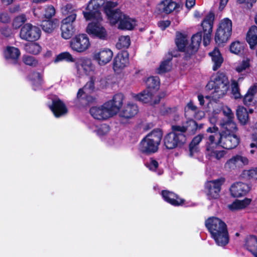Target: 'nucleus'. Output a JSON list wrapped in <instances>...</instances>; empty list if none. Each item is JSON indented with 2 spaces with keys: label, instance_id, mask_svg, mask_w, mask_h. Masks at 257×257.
I'll use <instances>...</instances> for the list:
<instances>
[{
  "label": "nucleus",
  "instance_id": "f257e3e1",
  "mask_svg": "<svg viewBox=\"0 0 257 257\" xmlns=\"http://www.w3.org/2000/svg\"><path fill=\"white\" fill-rule=\"evenodd\" d=\"M124 96L119 93L115 94L112 100L104 103L101 107L93 106L90 108L92 116L98 120H104L116 114L123 104Z\"/></svg>",
  "mask_w": 257,
  "mask_h": 257
},
{
  "label": "nucleus",
  "instance_id": "f03ea898",
  "mask_svg": "<svg viewBox=\"0 0 257 257\" xmlns=\"http://www.w3.org/2000/svg\"><path fill=\"white\" fill-rule=\"evenodd\" d=\"M205 225L218 245L224 246L228 243V231L223 221L216 217H210L205 220Z\"/></svg>",
  "mask_w": 257,
  "mask_h": 257
},
{
  "label": "nucleus",
  "instance_id": "7ed1b4c3",
  "mask_svg": "<svg viewBox=\"0 0 257 257\" xmlns=\"http://www.w3.org/2000/svg\"><path fill=\"white\" fill-rule=\"evenodd\" d=\"M229 87V82L227 77L223 73H218L214 80H210L206 85L207 90L214 89L210 95H207L205 98L212 99L214 101H218L227 92Z\"/></svg>",
  "mask_w": 257,
  "mask_h": 257
},
{
  "label": "nucleus",
  "instance_id": "20e7f679",
  "mask_svg": "<svg viewBox=\"0 0 257 257\" xmlns=\"http://www.w3.org/2000/svg\"><path fill=\"white\" fill-rule=\"evenodd\" d=\"M61 12L66 17L61 21V36L65 39H69L75 32L74 23L77 17V10L72 4H67L61 8Z\"/></svg>",
  "mask_w": 257,
  "mask_h": 257
},
{
  "label": "nucleus",
  "instance_id": "39448f33",
  "mask_svg": "<svg viewBox=\"0 0 257 257\" xmlns=\"http://www.w3.org/2000/svg\"><path fill=\"white\" fill-rule=\"evenodd\" d=\"M163 137V132L154 129L146 135L139 144V149L143 154L149 155L158 152Z\"/></svg>",
  "mask_w": 257,
  "mask_h": 257
},
{
  "label": "nucleus",
  "instance_id": "423d86ee",
  "mask_svg": "<svg viewBox=\"0 0 257 257\" xmlns=\"http://www.w3.org/2000/svg\"><path fill=\"white\" fill-rule=\"evenodd\" d=\"M232 33V21L224 18L219 24L215 35V41L218 47H223Z\"/></svg>",
  "mask_w": 257,
  "mask_h": 257
},
{
  "label": "nucleus",
  "instance_id": "0eeeda50",
  "mask_svg": "<svg viewBox=\"0 0 257 257\" xmlns=\"http://www.w3.org/2000/svg\"><path fill=\"white\" fill-rule=\"evenodd\" d=\"M225 182L224 177H220L216 179L207 181L204 186V192L207 198L209 200H216L220 197L222 186Z\"/></svg>",
  "mask_w": 257,
  "mask_h": 257
},
{
  "label": "nucleus",
  "instance_id": "6e6552de",
  "mask_svg": "<svg viewBox=\"0 0 257 257\" xmlns=\"http://www.w3.org/2000/svg\"><path fill=\"white\" fill-rule=\"evenodd\" d=\"M214 18L215 15L214 12L212 11H210L201 24L204 34L203 44L204 47L207 46L210 42Z\"/></svg>",
  "mask_w": 257,
  "mask_h": 257
},
{
  "label": "nucleus",
  "instance_id": "1a4fd4ad",
  "mask_svg": "<svg viewBox=\"0 0 257 257\" xmlns=\"http://www.w3.org/2000/svg\"><path fill=\"white\" fill-rule=\"evenodd\" d=\"M41 34V30L40 28L27 23L22 27L20 36L23 40L33 42L38 40L40 38Z\"/></svg>",
  "mask_w": 257,
  "mask_h": 257
},
{
  "label": "nucleus",
  "instance_id": "9d476101",
  "mask_svg": "<svg viewBox=\"0 0 257 257\" xmlns=\"http://www.w3.org/2000/svg\"><path fill=\"white\" fill-rule=\"evenodd\" d=\"M186 140V135L176 134L172 132L168 133L163 140L164 145L168 150L182 147Z\"/></svg>",
  "mask_w": 257,
  "mask_h": 257
},
{
  "label": "nucleus",
  "instance_id": "9b49d317",
  "mask_svg": "<svg viewBox=\"0 0 257 257\" xmlns=\"http://www.w3.org/2000/svg\"><path fill=\"white\" fill-rule=\"evenodd\" d=\"M180 6L179 3L172 0H163L157 5L155 13L158 16L162 15L163 14L168 15L174 10H177Z\"/></svg>",
  "mask_w": 257,
  "mask_h": 257
},
{
  "label": "nucleus",
  "instance_id": "f8f14e48",
  "mask_svg": "<svg viewBox=\"0 0 257 257\" xmlns=\"http://www.w3.org/2000/svg\"><path fill=\"white\" fill-rule=\"evenodd\" d=\"M100 21L89 23L86 28V32L93 36L101 40H105L107 37V33L105 29L100 24Z\"/></svg>",
  "mask_w": 257,
  "mask_h": 257
},
{
  "label": "nucleus",
  "instance_id": "ddd939ff",
  "mask_svg": "<svg viewBox=\"0 0 257 257\" xmlns=\"http://www.w3.org/2000/svg\"><path fill=\"white\" fill-rule=\"evenodd\" d=\"M128 52L123 50L118 52L113 61V69L115 72H119L123 69L129 63Z\"/></svg>",
  "mask_w": 257,
  "mask_h": 257
},
{
  "label": "nucleus",
  "instance_id": "4468645a",
  "mask_svg": "<svg viewBox=\"0 0 257 257\" xmlns=\"http://www.w3.org/2000/svg\"><path fill=\"white\" fill-rule=\"evenodd\" d=\"M139 111L138 106L134 103H128L119 112V122L121 124L128 122L129 119L133 117Z\"/></svg>",
  "mask_w": 257,
  "mask_h": 257
},
{
  "label": "nucleus",
  "instance_id": "2eb2a0df",
  "mask_svg": "<svg viewBox=\"0 0 257 257\" xmlns=\"http://www.w3.org/2000/svg\"><path fill=\"white\" fill-rule=\"evenodd\" d=\"M161 195L165 202L173 206H183L186 202L184 199L181 198L174 192L168 190H162Z\"/></svg>",
  "mask_w": 257,
  "mask_h": 257
},
{
  "label": "nucleus",
  "instance_id": "dca6fc26",
  "mask_svg": "<svg viewBox=\"0 0 257 257\" xmlns=\"http://www.w3.org/2000/svg\"><path fill=\"white\" fill-rule=\"evenodd\" d=\"M248 163L249 160L246 157L241 154H236L227 161L225 167L229 169L234 170L237 168H243Z\"/></svg>",
  "mask_w": 257,
  "mask_h": 257
},
{
  "label": "nucleus",
  "instance_id": "f3484780",
  "mask_svg": "<svg viewBox=\"0 0 257 257\" xmlns=\"http://www.w3.org/2000/svg\"><path fill=\"white\" fill-rule=\"evenodd\" d=\"M49 108L56 117H61L68 113V108L64 102L59 98L53 99Z\"/></svg>",
  "mask_w": 257,
  "mask_h": 257
},
{
  "label": "nucleus",
  "instance_id": "a211bd4d",
  "mask_svg": "<svg viewBox=\"0 0 257 257\" xmlns=\"http://www.w3.org/2000/svg\"><path fill=\"white\" fill-rule=\"evenodd\" d=\"M240 142V138L236 134L222 135L220 146L226 150L235 148Z\"/></svg>",
  "mask_w": 257,
  "mask_h": 257
},
{
  "label": "nucleus",
  "instance_id": "6ab92c4d",
  "mask_svg": "<svg viewBox=\"0 0 257 257\" xmlns=\"http://www.w3.org/2000/svg\"><path fill=\"white\" fill-rule=\"evenodd\" d=\"M99 8L97 5L93 6L91 2H89L86 8V11L82 12L85 19L86 21L95 20L96 21H101L102 18L101 12L98 10Z\"/></svg>",
  "mask_w": 257,
  "mask_h": 257
},
{
  "label": "nucleus",
  "instance_id": "aec40b11",
  "mask_svg": "<svg viewBox=\"0 0 257 257\" xmlns=\"http://www.w3.org/2000/svg\"><path fill=\"white\" fill-rule=\"evenodd\" d=\"M113 57V52L111 49H103L99 52H95L92 56L100 66H104L109 63Z\"/></svg>",
  "mask_w": 257,
  "mask_h": 257
},
{
  "label": "nucleus",
  "instance_id": "412c9836",
  "mask_svg": "<svg viewBox=\"0 0 257 257\" xmlns=\"http://www.w3.org/2000/svg\"><path fill=\"white\" fill-rule=\"evenodd\" d=\"M250 189V187L247 184L239 182L231 185L230 191L233 197H240L246 195Z\"/></svg>",
  "mask_w": 257,
  "mask_h": 257
},
{
  "label": "nucleus",
  "instance_id": "4be33fe9",
  "mask_svg": "<svg viewBox=\"0 0 257 257\" xmlns=\"http://www.w3.org/2000/svg\"><path fill=\"white\" fill-rule=\"evenodd\" d=\"M95 100V97L86 94L83 88L79 89L75 99L76 104L80 106L86 107L92 104Z\"/></svg>",
  "mask_w": 257,
  "mask_h": 257
},
{
  "label": "nucleus",
  "instance_id": "5701e85b",
  "mask_svg": "<svg viewBox=\"0 0 257 257\" xmlns=\"http://www.w3.org/2000/svg\"><path fill=\"white\" fill-rule=\"evenodd\" d=\"M90 45L89 38L84 34L76 36L70 42L71 48H89Z\"/></svg>",
  "mask_w": 257,
  "mask_h": 257
},
{
  "label": "nucleus",
  "instance_id": "b1692460",
  "mask_svg": "<svg viewBox=\"0 0 257 257\" xmlns=\"http://www.w3.org/2000/svg\"><path fill=\"white\" fill-rule=\"evenodd\" d=\"M136 26V21L124 14L118 23V29L121 30H133Z\"/></svg>",
  "mask_w": 257,
  "mask_h": 257
},
{
  "label": "nucleus",
  "instance_id": "393cba45",
  "mask_svg": "<svg viewBox=\"0 0 257 257\" xmlns=\"http://www.w3.org/2000/svg\"><path fill=\"white\" fill-rule=\"evenodd\" d=\"M257 93V86L253 85L247 90L243 98V103L247 106H253L255 104L256 100H254V95Z\"/></svg>",
  "mask_w": 257,
  "mask_h": 257
},
{
  "label": "nucleus",
  "instance_id": "a878e982",
  "mask_svg": "<svg viewBox=\"0 0 257 257\" xmlns=\"http://www.w3.org/2000/svg\"><path fill=\"white\" fill-rule=\"evenodd\" d=\"M222 134L220 132H216V133L210 135L208 137V141L206 143V151H209L214 149L217 146H220L221 143Z\"/></svg>",
  "mask_w": 257,
  "mask_h": 257
},
{
  "label": "nucleus",
  "instance_id": "bb28decb",
  "mask_svg": "<svg viewBox=\"0 0 257 257\" xmlns=\"http://www.w3.org/2000/svg\"><path fill=\"white\" fill-rule=\"evenodd\" d=\"M244 247L254 257H257V237L255 235H251L246 237Z\"/></svg>",
  "mask_w": 257,
  "mask_h": 257
},
{
  "label": "nucleus",
  "instance_id": "cd10ccee",
  "mask_svg": "<svg viewBox=\"0 0 257 257\" xmlns=\"http://www.w3.org/2000/svg\"><path fill=\"white\" fill-rule=\"evenodd\" d=\"M209 55L211 57L213 65L212 69L214 71L219 69L223 62V58L219 51V49H213L212 51L209 53Z\"/></svg>",
  "mask_w": 257,
  "mask_h": 257
},
{
  "label": "nucleus",
  "instance_id": "c85d7f7f",
  "mask_svg": "<svg viewBox=\"0 0 257 257\" xmlns=\"http://www.w3.org/2000/svg\"><path fill=\"white\" fill-rule=\"evenodd\" d=\"M146 90L156 93L160 88V81L158 76H151L147 78L146 81Z\"/></svg>",
  "mask_w": 257,
  "mask_h": 257
},
{
  "label": "nucleus",
  "instance_id": "c756f323",
  "mask_svg": "<svg viewBox=\"0 0 257 257\" xmlns=\"http://www.w3.org/2000/svg\"><path fill=\"white\" fill-rule=\"evenodd\" d=\"M246 40L250 48H253L257 45V26L250 27L246 34Z\"/></svg>",
  "mask_w": 257,
  "mask_h": 257
},
{
  "label": "nucleus",
  "instance_id": "7c9ffc66",
  "mask_svg": "<svg viewBox=\"0 0 257 257\" xmlns=\"http://www.w3.org/2000/svg\"><path fill=\"white\" fill-rule=\"evenodd\" d=\"M59 20L57 19L53 20H43L41 24L42 30L46 33H51L58 26Z\"/></svg>",
  "mask_w": 257,
  "mask_h": 257
},
{
  "label": "nucleus",
  "instance_id": "2f4dec72",
  "mask_svg": "<svg viewBox=\"0 0 257 257\" xmlns=\"http://www.w3.org/2000/svg\"><path fill=\"white\" fill-rule=\"evenodd\" d=\"M236 115L239 122L242 125L246 124L249 119L248 111L243 106H238L236 110Z\"/></svg>",
  "mask_w": 257,
  "mask_h": 257
},
{
  "label": "nucleus",
  "instance_id": "473e14b6",
  "mask_svg": "<svg viewBox=\"0 0 257 257\" xmlns=\"http://www.w3.org/2000/svg\"><path fill=\"white\" fill-rule=\"evenodd\" d=\"M223 130L222 131V135L236 134L238 131V128L236 123L233 120H225L222 123Z\"/></svg>",
  "mask_w": 257,
  "mask_h": 257
},
{
  "label": "nucleus",
  "instance_id": "72a5a7b5",
  "mask_svg": "<svg viewBox=\"0 0 257 257\" xmlns=\"http://www.w3.org/2000/svg\"><path fill=\"white\" fill-rule=\"evenodd\" d=\"M203 138V135L199 134L194 137L189 145V150L190 156H193L194 154L199 151L198 145Z\"/></svg>",
  "mask_w": 257,
  "mask_h": 257
},
{
  "label": "nucleus",
  "instance_id": "f704fd0d",
  "mask_svg": "<svg viewBox=\"0 0 257 257\" xmlns=\"http://www.w3.org/2000/svg\"><path fill=\"white\" fill-rule=\"evenodd\" d=\"M108 20L111 26L115 25L118 24L120 21L122 17L123 16L124 14L120 11V10L117 9L114 11L106 14Z\"/></svg>",
  "mask_w": 257,
  "mask_h": 257
},
{
  "label": "nucleus",
  "instance_id": "c9c22d12",
  "mask_svg": "<svg viewBox=\"0 0 257 257\" xmlns=\"http://www.w3.org/2000/svg\"><path fill=\"white\" fill-rule=\"evenodd\" d=\"M171 61V55H166L164 60L162 61L158 68V73L163 74L169 72L172 68Z\"/></svg>",
  "mask_w": 257,
  "mask_h": 257
},
{
  "label": "nucleus",
  "instance_id": "e433bc0d",
  "mask_svg": "<svg viewBox=\"0 0 257 257\" xmlns=\"http://www.w3.org/2000/svg\"><path fill=\"white\" fill-rule=\"evenodd\" d=\"M251 201L250 199L247 198L242 200H236L231 204L228 205V207L231 211L242 209L249 205Z\"/></svg>",
  "mask_w": 257,
  "mask_h": 257
},
{
  "label": "nucleus",
  "instance_id": "4c0bfd02",
  "mask_svg": "<svg viewBox=\"0 0 257 257\" xmlns=\"http://www.w3.org/2000/svg\"><path fill=\"white\" fill-rule=\"evenodd\" d=\"M175 44L177 48H188L189 44L187 35L180 32L176 33Z\"/></svg>",
  "mask_w": 257,
  "mask_h": 257
},
{
  "label": "nucleus",
  "instance_id": "58836bf2",
  "mask_svg": "<svg viewBox=\"0 0 257 257\" xmlns=\"http://www.w3.org/2000/svg\"><path fill=\"white\" fill-rule=\"evenodd\" d=\"M4 54L7 60L12 59L13 60V64H17L21 53L20 49H5Z\"/></svg>",
  "mask_w": 257,
  "mask_h": 257
},
{
  "label": "nucleus",
  "instance_id": "ea45409f",
  "mask_svg": "<svg viewBox=\"0 0 257 257\" xmlns=\"http://www.w3.org/2000/svg\"><path fill=\"white\" fill-rule=\"evenodd\" d=\"M154 95L155 93L145 89L142 92L138 94L136 96V98L143 103H147L152 101Z\"/></svg>",
  "mask_w": 257,
  "mask_h": 257
},
{
  "label": "nucleus",
  "instance_id": "a19ab883",
  "mask_svg": "<svg viewBox=\"0 0 257 257\" xmlns=\"http://www.w3.org/2000/svg\"><path fill=\"white\" fill-rule=\"evenodd\" d=\"M202 41V32H198L191 37V43L188 46V48H199Z\"/></svg>",
  "mask_w": 257,
  "mask_h": 257
},
{
  "label": "nucleus",
  "instance_id": "79ce46f5",
  "mask_svg": "<svg viewBox=\"0 0 257 257\" xmlns=\"http://www.w3.org/2000/svg\"><path fill=\"white\" fill-rule=\"evenodd\" d=\"M61 61H65L68 63L74 62L75 59L69 52L66 51L61 52L57 55L54 60L55 63Z\"/></svg>",
  "mask_w": 257,
  "mask_h": 257
},
{
  "label": "nucleus",
  "instance_id": "37998d69",
  "mask_svg": "<svg viewBox=\"0 0 257 257\" xmlns=\"http://www.w3.org/2000/svg\"><path fill=\"white\" fill-rule=\"evenodd\" d=\"M55 9L53 6H47L44 9L42 19L51 20L52 18L55 15Z\"/></svg>",
  "mask_w": 257,
  "mask_h": 257
},
{
  "label": "nucleus",
  "instance_id": "c03bdc74",
  "mask_svg": "<svg viewBox=\"0 0 257 257\" xmlns=\"http://www.w3.org/2000/svg\"><path fill=\"white\" fill-rule=\"evenodd\" d=\"M241 176L247 180L251 179H257V167L248 170H243Z\"/></svg>",
  "mask_w": 257,
  "mask_h": 257
},
{
  "label": "nucleus",
  "instance_id": "a18cd8bd",
  "mask_svg": "<svg viewBox=\"0 0 257 257\" xmlns=\"http://www.w3.org/2000/svg\"><path fill=\"white\" fill-rule=\"evenodd\" d=\"M131 44V40L128 36H122L119 39V42L116 45V48H119L118 46L121 48H128Z\"/></svg>",
  "mask_w": 257,
  "mask_h": 257
},
{
  "label": "nucleus",
  "instance_id": "49530a36",
  "mask_svg": "<svg viewBox=\"0 0 257 257\" xmlns=\"http://www.w3.org/2000/svg\"><path fill=\"white\" fill-rule=\"evenodd\" d=\"M26 21V16L25 15H20L16 17L13 20V27L14 29H17L20 28Z\"/></svg>",
  "mask_w": 257,
  "mask_h": 257
},
{
  "label": "nucleus",
  "instance_id": "de8ad7c7",
  "mask_svg": "<svg viewBox=\"0 0 257 257\" xmlns=\"http://www.w3.org/2000/svg\"><path fill=\"white\" fill-rule=\"evenodd\" d=\"M171 130L172 131L171 132L174 133V134L185 135V134L187 131V126L173 125L171 126Z\"/></svg>",
  "mask_w": 257,
  "mask_h": 257
},
{
  "label": "nucleus",
  "instance_id": "09e8293b",
  "mask_svg": "<svg viewBox=\"0 0 257 257\" xmlns=\"http://www.w3.org/2000/svg\"><path fill=\"white\" fill-rule=\"evenodd\" d=\"M24 63L27 65L33 67H35L38 63V60L33 56L24 55L23 57Z\"/></svg>",
  "mask_w": 257,
  "mask_h": 257
},
{
  "label": "nucleus",
  "instance_id": "8fccbe9b",
  "mask_svg": "<svg viewBox=\"0 0 257 257\" xmlns=\"http://www.w3.org/2000/svg\"><path fill=\"white\" fill-rule=\"evenodd\" d=\"M81 65L85 71H87V69L92 70V63L90 58H82L80 59Z\"/></svg>",
  "mask_w": 257,
  "mask_h": 257
},
{
  "label": "nucleus",
  "instance_id": "3c124183",
  "mask_svg": "<svg viewBox=\"0 0 257 257\" xmlns=\"http://www.w3.org/2000/svg\"><path fill=\"white\" fill-rule=\"evenodd\" d=\"M250 66L249 59H247L246 60H243L242 62L236 67L235 70L240 73L246 68H249Z\"/></svg>",
  "mask_w": 257,
  "mask_h": 257
},
{
  "label": "nucleus",
  "instance_id": "603ef678",
  "mask_svg": "<svg viewBox=\"0 0 257 257\" xmlns=\"http://www.w3.org/2000/svg\"><path fill=\"white\" fill-rule=\"evenodd\" d=\"M231 92L235 99L240 98L241 94L239 92V88L237 82L234 81L232 84Z\"/></svg>",
  "mask_w": 257,
  "mask_h": 257
},
{
  "label": "nucleus",
  "instance_id": "864d4df0",
  "mask_svg": "<svg viewBox=\"0 0 257 257\" xmlns=\"http://www.w3.org/2000/svg\"><path fill=\"white\" fill-rule=\"evenodd\" d=\"M214 149L209 150V155L211 157H214L217 160H219L223 158L226 154V152L224 150L221 151H214Z\"/></svg>",
  "mask_w": 257,
  "mask_h": 257
},
{
  "label": "nucleus",
  "instance_id": "5fc2aeb1",
  "mask_svg": "<svg viewBox=\"0 0 257 257\" xmlns=\"http://www.w3.org/2000/svg\"><path fill=\"white\" fill-rule=\"evenodd\" d=\"M105 2L106 4L104 7V9L106 14L109 13V12L114 11V10H113V9L117 6V2H114L111 1H106Z\"/></svg>",
  "mask_w": 257,
  "mask_h": 257
},
{
  "label": "nucleus",
  "instance_id": "6e6d98bb",
  "mask_svg": "<svg viewBox=\"0 0 257 257\" xmlns=\"http://www.w3.org/2000/svg\"><path fill=\"white\" fill-rule=\"evenodd\" d=\"M198 49H194L193 50H184L182 51V56H183V59L186 60H189L191 56L196 53Z\"/></svg>",
  "mask_w": 257,
  "mask_h": 257
},
{
  "label": "nucleus",
  "instance_id": "4d7b16f0",
  "mask_svg": "<svg viewBox=\"0 0 257 257\" xmlns=\"http://www.w3.org/2000/svg\"><path fill=\"white\" fill-rule=\"evenodd\" d=\"M194 49H173V51L169 52L166 55H171L172 59L173 57H178L182 56V51L184 50H193Z\"/></svg>",
  "mask_w": 257,
  "mask_h": 257
},
{
  "label": "nucleus",
  "instance_id": "13d9d810",
  "mask_svg": "<svg viewBox=\"0 0 257 257\" xmlns=\"http://www.w3.org/2000/svg\"><path fill=\"white\" fill-rule=\"evenodd\" d=\"M171 24L170 20L160 21L158 23V27L162 30H165Z\"/></svg>",
  "mask_w": 257,
  "mask_h": 257
},
{
  "label": "nucleus",
  "instance_id": "bf43d9fd",
  "mask_svg": "<svg viewBox=\"0 0 257 257\" xmlns=\"http://www.w3.org/2000/svg\"><path fill=\"white\" fill-rule=\"evenodd\" d=\"M159 167V163L157 160L153 158H151L150 162L148 166L149 169L151 171H156Z\"/></svg>",
  "mask_w": 257,
  "mask_h": 257
},
{
  "label": "nucleus",
  "instance_id": "052dcab7",
  "mask_svg": "<svg viewBox=\"0 0 257 257\" xmlns=\"http://www.w3.org/2000/svg\"><path fill=\"white\" fill-rule=\"evenodd\" d=\"M0 32L6 37H9L12 34L11 29L8 27H4L0 29Z\"/></svg>",
  "mask_w": 257,
  "mask_h": 257
},
{
  "label": "nucleus",
  "instance_id": "680f3d73",
  "mask_svg": "<svg viewBox=\"0 0 257 257\" xmlns=\"http://www.w3.org/2000/svg\"><path fill=\"white\" fill-rule=\"evenodd\" d=\"M11 19L9 15L7 13H2L0 14V22L3 23H8Z\"/></svg>",
  "mask_w": 257,
  "mask_h": 257
},
{
  "label": "nucleus",
  "instance_id": "e2e57ef3",
  "mask_svg": "<svg viewBox=\"0 0 257 257\" xmlns=\"http://www.w3.org/2000/svg\"><path fill=\"white\" fill-rule=\"evenodd\" d=\"M109 130L108 125L103 124L101 125L100 127L98 130V133L100 135H104Z\"/></svg>",
  "mask_w": 257,
  "mask_h": 257
},
{
  "label": "nucleus",
  "instance_id": "0e129e2a",
  "mask_svg": "<svg viewBox=\"0 0 257 257\" xmlns=\"http://www.w3.org/2000/svg\"><path fill=\"white\" fill-rule=\"evenodd\" d=\"M223 113L227 117L226 120H233L234 114L229 108H227V111L224 110Z\"/></svg>",
  "mask_w": 257,
  "mask_h": 257
},
{
  "label": "nucleus",
  "instance_id": "69168bd1",
  "mask_svg": "<svg viewBox=\"0 0 257 257\" xmlns=\"http://www.w3.org/2000/svg\"><path fill=\"white\" fill-rule=\"evenodd\" d=\"M94 80L92 78H91L90 80L86 83L84 87L90 91H93L94 89Z\"/></svg>",
  "mask_w": 257,
  "mask_h": 257
},
{
  "label": "nucleus",
  "instance_id": "338daca9",
  "mask_svg": "<svg viewBox=\"0 0 257 257\" xmlns=\"http://www.w3.org/2000/svg\"><path fill=\"white\" fill-rule=\"evenodd\" d=\"M244 45L243 44H241L239 41H234L232 42L229 48H244Z\"/></svg>",
  "mask_w": 257,
  "mask_h": 257
},
{
  "label": "nucleus",
  "instance_id": "774afa93",
  "mask_svg": "<svg viewBox=\"0 0 257 257\" xmlns=\"http://www.w3.org/2000/svg\"><path fill=\"white\" fill-rule=\"evenodd\" d=\"M166 94L165 92H162L160 93L157 96V98H155L153 101V104H159L161 101L162 98H163L165 97Z\"/></svg>",
  "mask_w": 257,
  "mask_h": 257
}]
</instances>
